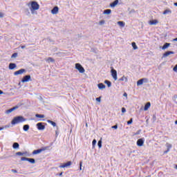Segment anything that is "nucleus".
<instances>
[{
	"instance_id": "1",
	"label": "nucleus",
	"mask_w": 177,
	"mask_h": 177,
	"mask_svg": "<svg viewBox=\"0 0 177 177\" xmlns=\"http://www.w3.org/2000/svg\"><path fill=\"white\" fill-rule=\"evenodd\" d=\"M26 121V118L23 116H17L13 118L11 122L12 125H16V124H20V122H24Z\"/></svg>"
},
{
	"instance_id": "2",
	"label": "nucleus",
	"mask_w": 177,
	"mask_h": 177,
	"mask_svg": "<svg viewBox=\"0 0 177 177\" xmlns=\"http://www.w3.org/2000/svg\"><path fill=\"white\" fill-rule=\"evenodd\" d=\"M38 9H39V4H38L37 1H32L30 8L32 13L34 12V10H38Z\"/></svg>"
},
{
	"instance_id": "3",
	"label": "nucleus",
	"mask_w": 177,
	"mask_h": 177,
	"mask_svg": "<svg viewBox=\"0 0 177 177\" xmlns=\"http://www.w3.org/2000/svg\"><path fill=\"white\" fill-rule=\"evenodd\" d=\"M75 68L76 70L79 71V73H80V74H84V73H85V68H83L81 64H79V63L75 64Z\"/></svg>"
},
{
	"instance_id": "4",
	"label": "nucleus",
	"mask_w": 177,
	"mask_h": 177,
	"mask_svg": "<svg viewBox=\"0 0 177 177\" xmlns=\"http://www.w3.org/2000/svg\"><path fill=\"white\" fill-rule=\"evenodd\" d=\"M45 150H48V147H42L41 149H37L32 151V154L35 156V154H39L42 153V151H45Z\"/></svg>"
},
{
	"instance_id": "5",
	"label": "nucleus",
	"mask_w": 177,
	"mask_h": 177,
	"mask_svg": "<svg viewBox=\"0 0 177 177\" xmlns=\"http://www.w3.org/2000/svg\"><path fill=\"white\" fill-rule=\"evenodd\" d=\"M111 76L113 77V78L115 81H117V80H118L117 71L115 69H114V68H113V67H111Z\"/></svg>"
},
{
	"instance_id": "6",
	"label": "nucleus",
	"mask_w": 177,
	"mask_h": 177,
	"mask_svg": "<svg viewBox=\"0 0 177 177\" xmlns=\"http://www.w3.org/2000/svg\"><path fill=\"white\" fill-rule=\"evenodd\" d=\"M21 161H28L29 162H30V164H35V159H34V158L22 157L21 158Z\"/></svg>"
},
{
	"instance_id": "7",
	"label": "nucleus",
	"mask_w": 177,
	"mask_h": 177,
	"mask_svg": "<svg viewBox=\"0 0 177 177\" xmlns=\"http://www.w3.org/2000/svg\"><path fill=\"white\" fill-rule=\"evenodd\" d=\"M149 80L147 78H142L139 80L137 82V85L139 86V85H143V82H148Z\"/></svg>"
},
{
	"instance_id": "8",
	"label": "nucleus",
	"mask_w": 177,
	"mask_h": 177,
	"mask_svg": "<svg viewBox=\"0 0 177 177\" xmlns=\"http://www.w3.org/2000/svg\"><path fill=\"white\" fill-rule=\"evenodd\" d=\"M145 143V139L140 138L137 140V146H139V147H142Z\"/></svg>"
},
{
	"instance_id": "9",
	"label": "nucleus",
	"mask_w": 177,
	"mask_h": 177,
	"mask_svg": "<svg viewBox=\"0 0 177 177\" xmlns=\"http://www.w3.org/2000/svg\"><path fill=\"white\" fill-rule=\"evenodd\" d=\"M24 73H26V69H20L19 71H17L14 73V75H20L23 74Z\"/></svg>"
},
{
	"instance_id": "10",
	"label": "nucleus",
	"mask_w": 177,
	"mask_h": 177,
	"mask_svg": "<svg viewBox=\"0 0 177 177\" xmlns=\"http://www.w3.org/2000/svg\"><path fill=\"white\" fill-rule=\"evenodd\" d=\"M30 80H31V76L30 75H26L21 80V82H28V81H30Z\"/></svg>"
},
{
	"instance_id": "11",
	"label": "nucleus",
	"mask_w": 177,
	"mask_h": 177,
	"mask_svg": "<svg viewBox=\"0 0 177 177\" xmlns=\"http://www.w3.org/2000/svg\"><path fill=\"white\" fill-rule=\"evenodd\" d=\"M37 127L39 131H43V129H45V125L42 124L41 122L37 123Z\"/></svg>"
},
{
	"instance_id": "12",
	"label": "nucleus",
	"mask_w": 177,
	"mask_h": 177,
	"mask_svg": "<svg viewBox=\"0 0 177 177\" xmlns=\"http://www.w3.org/2000/svg\"><path fill=\"white\" fill-rule=\"evenodd\" d=\"M72 162L71 161H68L66 163H64L59 166V168H66V167H70L71 165Z\"/></svg>"
},
{
	"instance_id": "13",
	"label": "nucleus",
	"mask_w": 177,
	"mask_h": 177,
	"mask_svg": "<svg viewBox=\"0 0 177 177\" xmlns=\"http://www.w3.org/2000/svg\"><path fill=\"white\" fill-rule=\"evenodd\" d=\"M51 12L53 13V15H57V13H59V7H54L51 10Z\"/></svg>"
},
{
	"instance_id": "14",
	"label": "nucleus",
	"mask_w": 177,
	"mask_h": 177,
	"mask_svg": "<svg viewBox=\"0 0 177 177\" xmlns=\"http://www.w3.org/2000/svg\"><path fill=\"white\" fill-rule=\"evenodd\" d=\"M175 53L174 51H167L165 52L163 55H162V57H168V56H169V55H174Z\"/></svg>"
},
{
	"instance_id": "15",
	"label": "nucleus",
	"mask_w": 177,
	"mask_h": 177,
	"mask_svg": "<svg viewBox=\"0 0 177 177\" xmlns=\"http://www.w3.org/2000/svg\"><path fill=\"white\" fill-rule=\"evenodd\" d=\"M149 24H150V26H156L158 24V21L157 19L149 21Z\"/></svg>"
},
{
	"instance_id": "16",
	"label": "nucleus",
	"mask_w": 177,
	"mask_h": 177,
	"mask_svg": "<svg viewBox=\"0 0 177 177\" xmlns=\"http://www.w3.org/2000/svg\"><path fill=\"white\" fill-rule=\"evenodd\" d=\"M8 67H9V70H15V68H16L17 66L15 63H10Z\"/></svg>"
},
{
	"instance_id": "17",
	"label": "nucleus",
	"mask_w": 177,
	"mask_h": 177,
	"mask_svg": "<svg viewBox=\"0 0 177 177\" xmlns=\"http://www.w3.org/2000/svg\"><path fill=\"white\" fill-rule=\"evenodd\" d=\"M151 106V104L150 102H147L144 107V110L145 111H147V110H149V109H150V106Z\"/></svg>"
},
{
	"instance_id": "18",
	"label": "nucleus",
	"mask_w": 177,
	"mask_h": 177,
	"mask_svg": "<svg viewBox=\"0 0 177 177\" xmlns=\"http://www.w3.org/2000/svg\"><path fill=\"white\" fill-rule=\"evenodd\" d=\"M171 46V44L169 43H165L163 46L162 47V50H165V49H167V48H169Z\"/></svg>"
},
{
	"instance_id": "19",
	"label": "nucleus",
	"mask_w": 177,
	"mask_h": 177,
	"mask_svg": "<svg viewBox=\"0 0 177 177\" xmlns=\"http://www.w3.org/2000/svg\"><path fill=\"white\" fill-rule=\"evenodd\" d=\"M118 5V0H115L113 3L110 4L111 8H114Z\"/></svg>"
},
{
	"instance_id": "20",
	"label": "nucleus",
	"mask_w": 177,
	"mask_h": 177,
	"mask_svg": "<svg viewBox=\"0 0 177 177\" xmlns=\"http://www.w3.org/2000/svg\"><path fill=\"white\" fill-rule=\"evenodd\" d=\"M46 62H47V63H55V59L52 57H48Z\"/></svg>"
},
{
	"instance_id": "21",
	"label": "nucleus",
	"mask_w": 177,
	"mask_h": 177,
	"mask_svg": "<svg viewBox=\"0 0 177 177\" xmlns=\"http://www.w3.org/2000/svg\"><path fill=\"white\" fill-rule=\"evenodd\" d=\"M97 86L99 89H104L106 88V85H104L103 83L98 84Z\"/></svg>"
},
{
	"instance_id": "22",
	"label": "nucleus",
	"mask_w": 177,
	"mask_h": 177,
	"mask_svg": "<svg viewBox=\"0 0 177 177\" xmlns=\"http://www.w3.org/2000/svg\"><path fill=\"white\" fill-rule=\"evenodd\" d=\"M23 129H24V131H25V132H27V131H28V129H30V125H28V124L24 125Z\"/></svg>"
},
{
	"instance_id": "23",
	"label": "nucleus",
	"mask_w": 177,
	"mask_h": 177,
	"mask_svg": "<svg viewBox=\"0 0 177 177\" xmlns=\"http://www.w3.org/2000/svg\"><path fill=\"white\" fill-rule=\"evenodd\" d=\"M118 24L120 27H125V23H124V21H118Z\"/></svg>"
},
{
	"instance_id": "24",
	"label": "nucleus",
	"mask_w": 177,
	"mask_h": 177,
	"mask_svg": "<svg viewBox=\"0 0 177 177\" xmlns=\"http://www.w3.org/2000/svg\"><path fill=\"white\" fill-rule=\"evenodd\" d=\"M47 122H48V124H50L51 125H53V127H56V122H55L52 120H48Z\"/></svg>"
},
{
	"instance_id": "25",
	"label": "nucleus",
	"mask_w": 177,
	"mask_h": 177,
	"mask_svg": "<svg viewBox=\"0 0 177 177\" xmlns=\"http://www.w3.org/2000/svg\"><path fill=\"white\" fill-rule=\"evenodd\" d=\"M119 81H125V82H128V78H127L125 76H123L119 79Z\"/></svg>"
},
{
	"instance_id": "26",
	"label": "nucleus",
	"mask_w": 177,
	"mask_h": 177,
	"mask_svg": "<svg viewBox=\"0 0 177 177\" xmlns=\"http://www.w3.org/2000/svg\"><path fill=\"white\" fill-rule=\"evenodd\" d=\"M35 117L37 118H45V115H42V114H36Z\"/></svg>"
},
{
	"instance_id": "27",
	"label": "nucleus",
	"mask_w": 177,
	"mask_h": 177,
	"mask_svg": "<svg viewBox=\"0 0 177 177\" xmlns=\"http://www.w3.org/2000/svg\"><path fill=\"white\" fill-rule=\"evenodd\" d=\"M104 84H106L108 88H110V86H111V82H110L109 80H105Z\"/></svg>"
},
{
	"instance_id": "28",
	"label": "nucleus",
	"mask_w": 177,
	"mask_h": 177,
	"mask_svg": "<svg viewBox=\"0 0 177 177\" xmlns=\"http://www.w3.org/2000/svg\"><path fill=\"white\" fill-rule=\"evenodd\" d=\"M110 13H111V10L110 9H107L104 11V15H110Z\"/></svg>"
},
{
	"instance_id": "29",
	"label": "nucleus",
	"mask_w": 177,
	"mask_h": 177,
	"mask_svg": "<svg viewBox=\"0 0 177 177\" xmlns=\"http://www.w3.org/2000/svg\"><path fill=\"white\" fill-rule=\"evenodd\" d=\"M19 143L15 142L12 145V147L13 149H19Z\"/></svg>"
},
{
	"instance_id": "30",
	"label": "nucleus",
	"mask_w": 177,
	"mask_h": 177,
	"mask_svg": "<svg viewBox=\"0 0 177 177\" xmlns=\"http://www.w3.org/2000/svg\"><path fill=\"white\" fill-rule=\"evenodd\" d=\"M131 45H132L133 49H134V50L138 49V46H136V43L132 42Z\"/></svg>"
},
{
	"instance_id": "31",
	"label": "nucleus",
	"mask_w": 177,
	"mask_h": 177,
	"mask_svg": "<svg viewBox=\"0 0 177 177\" xmlns=\"http://www.w3.org/2000/svg\"><path fill=\"white\" fill-rule=\"evenodd\" d=\"M141 132H142L141 129L138 130L136 133H133V136H136V135H140Z\"/></svg>"
},
{
	"instance_id": "32",
	"label": "nucleus",
	"mask_w": 177,
	"mask_h": 177,
	"mask_svg": "<svg viewBox=\"0 0 177 177\" xmlns=\"http://www.w3.org/2000/svg\"><path fill=\"white\" fill-rule=\"evenodd\" d=\"M14 110H16V107L11 108L7 111V113H12Z\"/></svg>"
},
{
	"instance_id": "33",
	"label": "nucleus",
	"mask_w": 177,
	"mask_h": 177,
	"mask_svg": "<svg viewBox=\"0 0 177 177\" xmlns=\"http://www.w3.org/2000/svg\"><path fill=\"white\" fill-rule=\"evenodd\" d=\"M133 122V119L131 118L130 120L127 122V125H131Z\"/></svg>"
},
{
	"instance_id": "34",
	"label": "nucleus",
	"mask_w": 177,
	"mask_h": 177,
	"mask_svg": "<svg viewBox=\"0 0 177 177\" xmlns=\"http://www.w3.org/2000/svg\"><path fill=\"white\" fill-rule=\"evenodd\" d=\"M167 13H171V10H165L163 12V15H167Z\"/></svg>"
},
{
	"instance_id": "35",
	"label": "nucleus",
	"mask_w": 177,
	"mask_h": 177,
	"mask_svg": "<svg viewBox=\"0 0 177 177\" xmlns=\"http://www.w3.org/2000/svg\"><path fill=\"white\" fill-rule=\"evenodd\" d=\"M12 59L17 57V53H15L11 56Z\"/></svg>"
},
{
	"instance_id": "36",
	"label": "nucleus",
	"mask_w": 177,
	"mask_h": 177,
	"mask_svg": "<svg viewBox=\"0 0 177 177\" xmlns=\"http://www.w3.org/2000/svg\"><path fill=\"white\" fill-rule=\"evenodd\" d=\"M98 147L100 149V148H102V140H99L98 141Z\"/></svg>"
},
{
	"instance_id": "37",
	"label": "nucleus",
	"mask_w": 177,
	"mask_h": 177,
	"mask_svg": "<svg viewBox=\"0 0 177 177\" xmlns=\"http://www.w3.org/2000/svg\"><path fill=\"white\" fill-rule=\"evenodd\" d=\"M16 156H24V153H23V152H17Z\"/></svg>"
},
{
	"instance_id": "38",
	"label": "nucleus",
	"mask_w": 177,
	"mask_h": 177,
	"mask_svg": "<svg viewBox=\"0 0 177 177\" xmlns=\"http://www.w3.org/2000/svg\"><path fill=\"white\" fill-rule=\"evenodd\" d=\"M104 23H105V21H104V20H101V21H100L99 24H100V26H102V24H104Z\"/></svg>"
},
{
	"instance_id": "39",
	"label": "nucleus",
	"mask_w": 177,
	"mask_h": 177,
	"mask_svg": "<svg viewBox=\"0 0 177 177\" xmlns=\"http://www.w3.org/2000/svg\"><path fill=\"white\" fill-rule=\"evenodd\" d=\"M111 128H112V129H117L118 128V125L116 124L115 126H112Z\"/></svg>"
},
{
	"instance_id": "40",
	"label": "nucleus",
	"mask_w": 177,
	"mask_h": 177,
	"mask_svg": "<svg viewBox=\"0 0 177 177\" xmlns=\"http://www.w3.org/2000/svg\"><path fill=\"white\" fill-rule=\"evenodd\" d=\"M92 144H93V147H95V146L96 145V140L94 139V140H93Z\"/></svg>"
},
{
	"instance_id": "41",
	"label": "nucleus",
	"mask_w": 177,
	"mask_h": 177,
	"mask_svg": "<svg viewBox=\"0 0 177 177\" xmlns=\"http://www.w3.org/2000/svg\"><path fill=\"white\" fill-rule=\"evenodd\" d=\"M80 171H82V162H80Z\"/></svg>"
},
{
	"instance_id": "42",
	"label": "nucleus",
	"mask_w": 177,
	"mask_h": 177,
	"mask_svg": "<svg viewBox=\"0 0 177 177\" xmlns=\"http://www.w3.org/2000/svg\"><path fill=\"white\" fill-rule=\"evenodd\" d=\"M173 71L177 73V64L174 67Z\"/></svg>"
},
{
	"instance_id": "43",
	"label": "nucleus",
	"mask_w": 177,
	"mask_h": 177,
	"mask_svg": "<svg viewBox=\"0 0 177 177\" xmlns=\"http://www.w3.org/2000/svg\"><path fill=\"white\" fill-rule=\"evenodd\" d=\"M127 112V109L124 107L122 108V113H126Z\"/></svg>"
},
{
	"instance_id": "44",
	"label": "nucleus",
	"mask_w": 177,
	"mask_h": 177,
	"mask_svg": "<svg viewBox=\"0 0 177 177\" xmlns=\"http://www.w3.org/2000/svg\"><path fill=\"white\" fill-rule=\"evenodd\" d=\"M95 100H96L97 102H100L101 97H97V98L95 99Z\"/></svg>"
},
{
	"instance_id": "45",
	"label": "nucleus",
	"mask_w": 177,
	"mask_h": 177,
	"mask_svg": "<svg viewBox=\"0 0 177 177\" xmlns=\"http://www.w3.org/2000/svg\"><path fill=\"white\" fill-rule=\"evenodd\" d=\"M11 171H12V172H13L14 174H17V170H16V169H12Z\"/></svg>"
},
{
	"instance_id": "46",
	"label": "nucleus",
	"mask_w": 177,
	"mask_h": 177,
	"mask_svg": "<svg viewBox=\"0 0 177 177\" xmlns=\"http://www.w3.org/2000/svg\"><path fill=\"white\" fill-rule=\"evenodd\" d=\"M123 96H124V97H128V94L127 93H124Z\"/></svg>"
},
{
	"instance_id": "47",
	"label": "nucleus",
	"mask_w": 177,
	"mask_h": 177,
	"mask_svg": "<svg viewBox=\"0 0 177 177\" xmlns=\"http://www.w3.org/2000/svg\"><path fill=\"white\" fill-rule=\"evenodd\" d=\"M55 135H56V138H57V136H59V131H55Z\"/></svg>"
},
{
	"instance_id": "48",
	"label": "nucleus",
	"mask_w": 177,
	"mask_h": 177,
	"mask_svg": "<svg viewBox=\"0 0 177 177\" xmlns=\"http://www.w3.org/2000/svg\"><path fill=\"white\" fill-rule=\"evenodd\" d=\"M2 17H3V13L0 12V18H2Z\"/></svg>"
},
{
	"instance_id": "49",
	"label": "nucleus",
	"mask_w": 177,
	"mask_h": 177,
	"mask_svg": "<svg viewBox=\"0 0 177 177\" xmlns=\"http://www.w3.org/2000/svg\"><path fill=\"white\" fill-rule=\"evenodd\" d=\"M168 151H169V149H168L167 151H165L164 152V153H165V154H167V153H168Z\"/></svg>"
},
{
	"instance_id": "50",
	"label": "nucleus",
	"mask_w": 177,
	"mask_h": 177,
	"mask_svg": "<svg viewBox=\"0 0 177 177\" xmlns=\"http://www.w3.org/2000/svg\"><path fill=\"white\" fill-rule=\"evenodd\" d=\"M21 49H24L26 48V46H21Z\"/></svg>"
},
{
	"instance_id": "51",
	"label": "nucleus",
	"mask_w": 177,
	"mask_h": 177,
	"mask_svg": "<svg viewBox=\"0 0 177 177\" xmlns=\"http://www.w3.org/2000/svg\"><path fill=\"white\" fill-rule=\"evenodd\" d=\"M3 91H2L1 90H0V95H3Z\"/></svg>"
},
{
	"instance_id": "52",
	"label": "nucleus",
	"mask_w": 177,
	"mask_h": 177,
	"mask_svg": "<svg viewBox=\"0 0 177 177\" xmlns=\"http://www.w3.org/2000/svg\"><path fill=\"white\" fill-rule=\"evenodd\" d=\"M63 175V172H61L59 174V176H62Z\"/></svg>"
},
{
	"instance_id": "53",
	"label": "nucleus",
	"mask_w": 177,
	"mask_h": 177,
	"mask_svg": "<svg viewBox=\"0 0 177 177\" xmlns=\"http://www.w3.org/2000/svg\"><path fill=\"white\" fill-rule=\"evenodd\" d=\"M173 41H177V37H176V38H175V39H173Z\"/></svg>"
},
{
	"instance_id": "54",
	"label": "nucleus",
	"mask_w": 177,
	"mask_h": 177,
	"mask_svg": "<svg viewBox=\"0 0 177 177\" xmlns=\"http://www.w3.org/2000/svg\"><path fill=\"white\" fill-rule=\"evenodd\" d=\"M3 129V127H0V131H2Z\"/></svg>"
},
{
	"instance_id": "55",
	"label": "nucleus",
	"mask_w": 177,
	"mask_h": 177,
	"mask_svg": "<svg viewBox=\"0 0 177 177\" xmlns=\"http://www.w3.org/2000/svg\"><path fill=\"white\" fill-rule=\"evenodd\" d=\"M174 5H175V6H177V3H175Z\"/></svg>"
},
{
	"instance_id": "56",
	"label": "nucleus",
	"mask_w": 177,
	"mask_h": 177,
	"mask_svg": "<svg viewBox=\"0 0 177 177\" xmlns=\"http://www.w3.org/2000/svg\"><path fill=\"white\" fill-rule=\"evenodd\" d=\"M175 169H177V165L175 166Z\"/></svg>"
}]
</instances>
